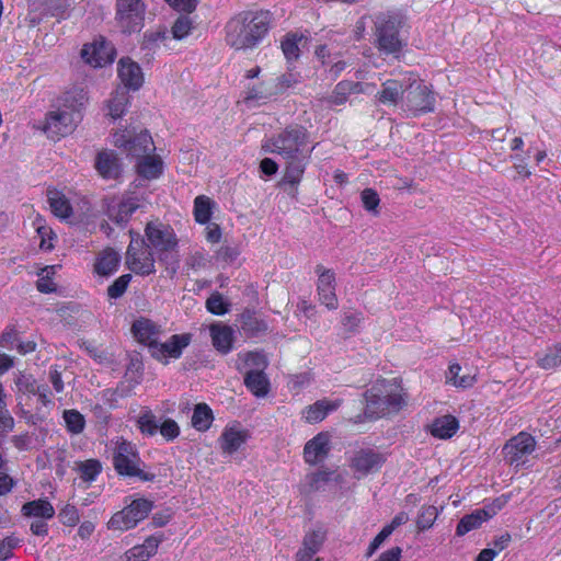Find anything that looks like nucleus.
Returning a JSON list of instances; mask_svg holds the SVG:
<instances>
[{
    "mask_svg": "<svg viewBox=\"0 0 561 561\" xmlns=\"http://www.w3.org/2000/svg\"><path fill=\"white\" fill-rule=\"evenodd\" d=\"M131 332L138 342L150 348L159 340L161 329L153 321L140 318L133 323Z\"/></svg>",
    "mask_w": 561,
    "mask_h": 561,
    "instance_id": "b1692460",
    "label": "nucleus"
},
{
    "mask_svg": "<svg viewBox=\"0 0 561 561\" xmlns=\"http://www.w3.org/2000/svg\"><path fill=\"white\" fill-rule=\"evenodd\" d=\"M160 536H150L144 543L130 548L122 557V561H147L157 553L161 542Z\"/></svg>",
    "mask_w": 561,
    "mask_h": 561,
    "instance_id": "a878e982",
    "label": "nucleus"
},
{
    "mask_svg": "<svg viewBox=\"0 0 561 561\" xmlns=\"http://www.w3.org/2000/svg\"><path fill=\"white\" fill-rule=\"evenodd\" d=\"M178 11L192 12L196 8V0H167Z\"/></svg>",
    "mask_w": 561,
    "mask_h": 561,
    "instance_id": "774afa93",
    "label": "nucleus"
},
{
    "mask_svg": "<svg viewBox=\"0 0 561 561\" xmlns=\"http://www.w3.org/2000/svg\"><path fill=\"white\" fill-rule=\"evenodd\" d=\"M158 432H160L167 440H173L180 435V427L174 420L167 419L159 424Z\"/></svg>",
    "mask_w": 561,
    "mask_h": 561,
    "instance_id": "4d7b16f0",
    "label": "nucleus"
},
{
    "mask_svg": "<svg viewBox=\"0 0 561 561\" xmlns=\"http://www.w3.org/2000/svg\"><path fill=\"white\" fill-rule=\"evenodd\" d=\"M213 201L205 196L199 195L194 201V216L195 220L199 224H207L211 217Z\"/></svg>",
    "mask_w": 561,
    "mask_h": 561,
    "instance_id": "79ce46f5",
    "label": "nucleus"
},
{
    "mask_svg": "<svg viewBox=\"0 0 561 561\" xmlns=\"http://www.w3.org/2000/svg\"><path fill=\"white\" fill-rule=\"evenodd\" d=\"M413 80V73H405L400 80H387L382 84V90L378 94L379 101L383 104L394 105H397L399 101L403 102L407 87H411Z\"/></svg>",
    "mask_w": 561,
    "mask_h": 561,
    "instance_id": "dca6fc26",
    "label": "nucleus"
},
{
    "mask_svg": "<svg viewBox=\"0 0 561 561\" xmlns=\"http://www.w3.org/2000/svg\"><path fill=\"white\" fill-rule=\"evenodd\" d=\"M537 364L542 369H554L561 365V343L556 344L547 350V352L539 356Z\"/></svg>",
    "mask_w": 561,
    "mask_h": 561,
    "instance_id": "a18cd8bd",
    "label": "nucleus"
},
{
    "mask_svg": "<svg viewBox=\"0 0 561 561\" xmlns=\"http://www.w3.org/2000/svg\"><path fill=\"white\" fill-rule=\"evenodd\" d=\"M249 438L247 430L242 428L239 424H232L225 427L220 437V448L225 454L236 453Z\"/></svg>",
    "mask_w": 561,
    "mask_h": 561,
    "instance_id": "aec40b11",
    "label": "nucleus"
},
{
    "mask_svg": "<svg viewBox=\"0 0 561 561\" xmlns=\"http://www.w3.org/2000/svg\"><path fill=\"white\" fill-rule=\"evenodd\" d=\"M145 12L142 0L116 1V20L124 33L139 32L144 26Z\"/></svg>",
    "mask_w": 561,
    "mask_h": 561,
    "instance_id": "6e6552de",
    "label": "nucleus"
},
{
    "mask_svg": "<svg viewBox=\"0 0 561 561\" xmlns=\"http://www.w3.org/2000/svg\"><path fill=\"white\" fill-rule=\"evenodd\" d=\"M461 370L462 368L459 364H451L446 375L447 382L462 389L472 387L477 381L476 375L471 373L461 375Z\"/></svg>",
    "mask_w": 561,
    "mask_h": 561,
    "instance_id": "f704fd0d",
    "label": "nucleus"
},
{
    "mask_svg": "<svg viewBox=\"0 0 561 561\" xmlns=\"http://www.w3.org/2000/svg\"><path fill=\"white\" fill-rule=\"evenodd\" d=\"M95 168L104 179H117L122 172L119 159L114 151H102L98 154Z\"/></svg>",
    "mask_w": 561,
    "mask_h": 561,
    "instance_id": "bb28decb",
    "label": "nucleus"
},
{
    "mask_svg": "<svg viewBox=\"0 0 561 561\" xmlns=\"http://www.w3.org/2000/svg\"><path fill=\"white\" fill-rule=\"evenodd\" d=\"M15 385L19 391L35 393L37 388L35 379L32 376L21 375L16 378Z\"/></svg>",
    "mask_w": 561,
    "mask_h": 561,
    "instance_id": "e2e57ef3",
    "label": "nucleus"
},
{
    "mask_svg": "<svg viewBox=\"0 0 561 561\" xmlns=\"http://www.w3.org/2000/svg\"><path fill=\"white\" fill-rule=\"evenodd\" d=\"M403 103L408 111L416 115L434 111L435 98L430 88L414 75L411 87H407Z\"/></svg>",
    "mask_w": 561,
    "mask_h": 561,
    "instance_id": "1a4fd4ad",
    "label": "nucleus"
},
{
    "mask_svg": "<svg viewBox=\"0 0 561 561\" xmlns=\"http://www.w3.org/2000/svg\"><path fill=\"white\" fill-rule=\"evenodd\" d=\"M363 321L362 312H344L342 324L348 332H355Z\"/></svg>",
    "mask_w": 561,
    "mask_h": 561,
    "instance_id": "052dcab7",
    "label": "nucleus"
},
{
    "mask_svg": "<svg viewBox=\"0 0 561 561\" xmlns=\"http://www.w3.org/2000/svg\"><path fill=\"white\" fill-rule=\"evenodd\" d=\"M248 389L256 397H264L268 392V380L263 370H249L244 377Z\"/></svg>",
    "mask_w": 561,
    "mask_h": 561,
    "instance_id": "72a5a7b5",
    "label": "nucleus"
},
{
    "mask_svg": "<svg viewBox=\"0 0 561 561\" xmlns=\"http://www.w3.org/2000/svg\"><path fill=\"white\" fill-rule=\"evenodd\" d=\"M113 465L115 470L122 476L137 477L142 481H152L154 479V474L147 473L141 469L142 461L135 445L123 438L114 442Z\"/></svg>",
    "mask_w": 561,
    "mask_h": 561,
    "instance_id": "20e7f679",
    "label": "nucleus"
},
{
    "mask_svg": "<svg viewBox=\"0 0 561 561\" xmlns=\"http://www.w3.org/2000/svg\"><path fill=\"white\" fill-rule=\"evenodd\" d=\"M64 420L68 430L73 434H79L84 428L83 415L76 410H66L64 412Z\"/></svg>",
    "mask_w": 561,
    "mask_h": 561,
    "instance_id": "864d4df0",
    "label": "nucleus"
},
{
    "mask_svg": "<svg viewBox=\"0 0 561 561\" xmlns=\"http://www.w3.org/2000/svg\"><path fill=\"white\" fill-rule=\"evenodd\" d=\"M126 264L129 270L139 275H150L156 272L152 250L142 240L133 239L126 253Z\"/></svg>",
    "mask_w": 561,
    "mask_h": 561,
    "instance_id": "9b49d317",
    "label": "nucleus"
},
{
    "mask_svg": "<svg viewBox=\"0 0 561 561\" xmlns=\"http://www.w3.org/2000/svg\"><path fill=\"white\" fill-rule=\"evenodd\" d=\"M458 420L453 415H444L436 419L432 424L431 433L438 438H450L458 430Z\"/></svg>",
    "mask_w": 561,
    "mask_h": 561,
    "instance_id": "473e14b6",
    "label": "nucleus"
},
{
    "mask_svg": "<svg viewBox=\"0 0 561 561\" xmlns=\"http://www.w3.org/2000/svg\"><path fill=\"white\" fill-rule=\"evenodd\" d=\"M213 412L205 403H198L193 412L192 425L198 431H206L213 422Z\"/></svg>",
    "mask_w": 561,
    "mask_h": 561,
    "instance_id": "ea45409f",
    "label": "nucleus"
},
{
    "mask_svg": "<svg viewBox=\"0 0 561 561\" xmlns=\"http://www.w3.org/2000/svg\"><path fill=\"white\" fill-rule=\"evenodd\" d=\"M58 267V265H50L42 268L41 273L38 274V280L36 283V288L38 291L49 294L56 290V284L54 283L53 277L56 274Z\"/></svg>",
    "mask_w": 561,
    "mask_h": 561,
    "instance_id": "c03bdc74",
    "label": "nucleus"
},
{
    "mask_svg": "<svg viewBox=\"0 0 561 561\" xmlns=\"http://www.w3.org/2000/svg\"><path fill=\"white\" fill-rule=\"evenodd\" d=\"M350 87V81L339 82L330 96V102L335 105H341L345 103L347 96L351 94Z\"/></svg>",
    "mask_w": 561,
    "mask_h": 561,
    "instance_id": "6e6d98bb",
    "label": "nucleus"
},
{
    "mask_svg": "<svg viewBox=\"0 0 561 561\" xmlns=\"http://www.w3.org/2000/svg\"><path fill=\"white\" fill-rule=\"evenodd\" d=\"M192 30V22L187 16L179 18L172 26L173 37L182 39L190 34Z\"/></svg>",
    "mask_w": 561,
    "mask_h": 561,
    "instance_id": "13d9d810",
    "label": "nucleus"
},
{
    "mask_svg": "<svg viewBox=\"0 0 561 561\" xmlns=\"http://www.w3.org/2000/svg\"><path fill=\"white\" fill-rule=\"evenodd\" d=\"M115 56L113 45L104 38L95 39L90 44H85L81 50L83 60L92 67H104L112 64Z\"/></svg>",
    "mask_w": 561,
    "mask_h": 561,
    "instance_id": "2eb2a0df",
    "label": "nucleus"
},
{
    "mask_svg": "<svg viewBox=\"0 0 561 561\" xmlns=\"http://www.w3.org/2000/svg\"><path fill=\"white\" fill-rule=\"evenodd\" d=\"M316 273L318 275L317 293L319 301L328 309L335 310L339 307L335 294V273L323 265H317Z\"/></svg>",
    "mask_w": 561,
    "mask_h": 561,
    "instance_id": "4468645a",
    "label": "nucleus"
},
{
    "mask_svg": "<svg viewBox=\"0 0 561 561\" xmlns=\"http://www.w3.org/2000/svg\"><path fill=\"white\" fill-rule=\"evenodd\" d=\"M275 93H276V91H274L272 89V87H270V84H267L265 82H261L251 88H248V90L245 91L244 101L245 102H254V101L255 102H265L271 96H273Z\"/></svg>",
    "mask_w": 561,
    "mask_h": 561,
    "instance_id": "37998d69",
    "label": "nucleus"
},
{
    "mask_svg": "<svg viewBox=\"0 0 561 561\" xmlns=\"http://www.w3.org/2000/svg\"><path fill=\"white\" fill-rule=\"evenodd\" d=\"M131 279L129 274L119 276L115 282L107 288V295L113 298H119L127 289V286Z\"/></svg>",
    "mask_w": 561,
    "mask_h": 561,
    "instance_id": "5fc2aeb1",
    "label": "nucleus"
},
{
    "mask_svg": "<svg viewBox=\"0 0 561 561\" xmlns=\"http://www.w3.org/2000/svg\"><path fill=\"white\" fill-rule=\"evenodd\" d=\"M535 438L527 433H519L511 438L503 448V454L511 465L524 463L526 458L535 450Z\"/></svg>",
    "mask_w": 561,
    "mask_h": 561,
    "instance_id": "ddd939ff",
    "label": "nucleus"
},
{
    "mask_svg": "<svg viewBox=\"0 0 561 561\" xmlns=\"http://www.w3.org/2000/svg\"><path fill=\"white\" fill-rule=\"evenodd\" d=\"M302 36L297 34H288L282 42V50L288 60H295L299 56V42L302 41Z\"/></svg>",
    "mask_w": 561,
    "mask_h": 561,
    "instance_id": "603ef678",
    "label": "nucleus"
},
{
    "mask_svg": "<svg viewBox=\"0 0 561 561\" xmlns=\"http://www.w3.org/2000/svg\"><path fill=\"white\" fill-rule=\"evenodd\" d=\"M127 104V92L117 90L108 101V115H111L113 118H119L124 114Z\"/></svg>",
    "mask_w": 561,
    "mask_h": 561,
    "instance_id": "de8ad7c7",
    "label": "nucleus"
},
{
    "mask_svg": "<svg viewBox=\"0 0 561 561\" xmlns=\"http://www.w3.org/2000/svg\"><path fill=\"white\" fill-rule=\"evenodd\" d=\"M362 201L364 207L369 211L376 210L377 206L379 205V196L371 188H366L362 192Z\"/></svg>",
    "mask_w": 561,
    "mask_h": 561,
    "instance_id": "680f3d73",
    "label": "nucleus"
},
{
    "mask_svg": "<svg viewBox=\"0 0 561 561\" xmlns=\"http://www.w3.org/2000/svg\"><path fill=\"white\" fill-rule=\"evenodd\" d=\"M48 202L50 209L55 216L62 219L70 217L72 208L70 206L69 201L66 198L64 194H61L58 191H49Z\"/></svg>",
    "mask_w": 561,
    "mask_h": 561,
    "instance_id": "c9c22d12",
    "label": "nucleus"
},
{
    "mask_svg": "<svg viewBox=\"0 0 561 561\" xmlns=\"http://www.w3.org/2000/svg\"><path fill=\"white\" fill-rule=\"evenodd\" d=\"M118 77L124 85L131 90H138L144 83L141 68L130 58H122L118 61Z\"/></svg>",
    "mask_w": 561,
    "mask_h": 561,
    "instance_id": "412c9836",
    "label": "nucleus"
},
{
    "mask_svg": "<svg viewBox=\"0 0 561 561\" xmlns=\"http://www.w3.org/2000/svg\"><path fill=\"white\" fill-rule=\"evenodd\" d=\"M113 145L133 159L144 153L154 152L156 146L147 130H137L135 127L118 129L112 135Z\"/></svg>",
    "mask_w": 561,
    "mask_h": 561,
    "instance_id": "39448f33",
    "label": "nucleus"
},
{
    "mask_svg": "<svg viewBox=\"0 0 561 561\" xmlns=\"http://www.w3.org/2000/svg\"><path fill=\"white\" fill-rule=\"evenodd\" d=\"M87 101V93L82 89H73L65 93L60 108L67 110L70 113L77 112L81 114Z\"/></svg>",
    "mask_w": 561,
    "mask_h": 561,
    "instance_id": "e433bc0d",
    "label": "nucleus"
},
{
    "mask_svg": "<svg viewBox=\"0 0 561 561\" xmlns=\"http://www.w3.org/2000/svg\"><path fill=\"white\" fill-rule=\"evenodd\" d=\"M76 470L83 481L91 482L101 472V463L95 459L79 461L76 463Z\"/></svg>",
    "mask_w": 561,
    "mask_h": 561,
    "instance_id": "09e8293b",
    "label": "nucleus"
},
{
    "mask_svg": "<svg viewBox=\"0 0 561 561\" xmlns=\"http://www.w3.org/2000/svg\"><path fill=\"white\" fill-rule=\"evenodd\" d=\"M308 135L301 126H289L276 136L267 139L263 149L276 153L286 160L284 181L297 185L304 175L311 149H307Z\"/></svg>",
    "mask_w": 561,
    "mask_h": 561,
    "instance_id": "f257e3e1",
    "label": "nucleus"
},
{
    "mask_svg": "<svg viewBox=\"0 0 561 561\" xmlns=\"http://www.w3.org/2000/svg\"><path fill=\"white\" fill-rule=\"evenodd\" d=\"M324 540L325 531L321 527L309 530L304 537L302 547L300 550H307L309 553L317 554L320 551Z\"/></svg>",
    "mask_w": 561,
    "mask_h": 561,
    "instance_id": "58836bf2",
    "label": "nucleus"
},
{
    "mask_svg": "<svg viewBox=\"0 0 561 561\" xmlns=\"http://www.w3.org/2000/svg\"><path fill=\"white\" fill-rule=\"evenodd\" d=\"M81 118L80 113L58 108L47 115L44 130L49 138L59 139L71 134Z\"/></svg>",
    "mask_w": 561,
    "mask_h": 561,
    "instance_id": "f8f14e48",
    "label": "nucleus"
},
{
    "mask_svg": "<svg viewBox=\"0 0 561 561\" xmlns=\"http://www.w3.org/2000/svg\"><path fill=\"white\" fill-rule=\"evenodd\" d=\"M60 522L66 526H75L80 519L79 511L73 505H66L59 513Z\"/></svg>",
    "mask_w": 561,
    "mask_h": 561,
    "instance_id": "bf43d9fd",
    "label": "nucleus"
},
{
    "mask_svg": "<svg viewBox=\"0 0 561 561\" xmlns=\"http://www.w3.org/2000/svg\"><path fill=\"white\" fill-rule=\"evenodd\" d=\"M14 427V420L5 405H0V434L12 431Z\"/></svg>",
    "mask_w": 561,
    "mask_h": 561,
    "instance_id": "69168bd1",
    "label": "nucleus"
},
{
    "mask_svg": "<svg viewBox=\"0 0 561 561\" xmlns=\"http://www.w3.org/2000/svg\"><path fill=\"white\" fill-rule=\"evenodd\" d=\"M332 472L329 470H318L308 473L302 482V489L305 492L319 491L329 482Z\"/></svg>",
    "mask_w": 561,
    "mask_h": 561,
    "instance_id": "4c0bfd02",
    "label": "nucleus"
},
{
    "mask_svg": "<svg viewBox=\"0 0 561 561\" xmlns=\"http://www.w3.org/2000/svg\"><path fill=\"white\" fill-rule=\"evenodd\" d=\"M229 302L218 291L213 293L206 300V309L210 313L217 316L227 313L229 311Z\"/></svg>",
    "mask_w": 561,
    "mask_h": 561,
    "instance_id": "3c124183",
    "label": "nucleus"
},
{
    "mask_svg": "<svg viewBox=\"0 0 561 561\" xmlns=\"http://www.w3.org/2000/svg\"><path fill=\"white\" fill-rule=\"evenodd\" d=\"M266 366V358L260 352L239 353L234 362V367L245 374L249 370H264Z\"/></svg>",
    "mask_w": 561,
    "mask_h": 561,
    "instance_id": "c756f323",
    "label": "nucleus"
},
{
    "mask_svg": "<svg viewBox=\"0 0 561 561\" xmlns=\"http://www.w3.org/2000/svg\"><path fill=\"white\" fill-rule=\"evenodd\" d=\"M385 459L381 454L374 450L362 449L357 451L351 461V468L359 479L379 470Z\"/></svg>",
    "mask_w": 561,
    "mask_h": 561,
    "instance_id": "a211bd4d",
    "label": "nucleus"
},
{
    "mask_svg": "<svg viewBox=\"0 0 561 561\" xmlns=\"http://www.w3.org/2000/svg\"><path fill=\"white\" fill-rule=\"evenodd\" d=\"M148 247L156 252L159 261L164 262L178 248V238L173 228L161 221H150L145 229Z\"/></svg>",
    "mask_w": 561,
    "mask_h": 561,
    "instance_id": "423d86ee",
    "label": "nucleus"
},
{
    "mask_svg": "<svg viewBox=\"0 0 561 561\" xmlns=\"http://www.w3.org/2000/svg\"><path fill=\"white\" fill-rule=\"evenodd\" d=\"M137 173L147 180L158 179L163 171V161L154 152L144 153L136 159Z\"/></svg>",
    "mask_w": 561,
    "mask_h": 561,
    "instance_id": "5701e85b",
    "label": "nucleus"
},
{
    "mask_svg": "<svg viewBox=\"0 0 561 561\" xmlns=\"http://www.w3.org/2000/svg\"><path fill=\"white\" fill-rule=\"evenodd\" d=\"M267 323L254 316L250 312H244L241 316V329L248 334V335H259L260 333H263L267 330Z\"/></svg>",
    "mask_w": 561,
    "mask_h": 561,
    "instance_id": "a19ab883",
    "label": "nucleus"
},
{
    "mask_svg": "<svg viewBox=\"0 0 561 561\" xmlns=\"http://www.w3.org/2000/svg\"><path fill=\"white\" fill-rule=\"evenodd\" d=\"M139 207L138 201L134 197L124 198L108 206L107 214L111 220L116 224L126 222L133 213Z\"/></svg>",
    "mask_w": 561,
    "mask_h": 561,
    "instance_id": "c85d7f7f",
    "label": "nucleus"
},
{
    "mask_svg": "<svg viewBox=\"0 0 561 561\" xmlns=\"http://www.w3.org/2000/svg\"><path fill=\"white\" fill-rule=\"evenodd\" d=\"M152 510V502L146 499L134 500L128 506L115 513L107 523L108 529L125 531L137 526Z\"/></svg>",
    "mask_w": 561,
    "mask_h": 561,
    "instance_id": "0eeeda50",
    "label": "nucleus"
},
{
    "mask_svg": "<svg viewBox=\"0 0 561 561\" xmlns=\"http://www.w3.org/2000/svg\"><path fill=\"white\" fill-rule=\"evenodd\" d=\"M438 516V511L435 506H422L416 519V527L420 531L430 529Z\"/></svg>",
    "mask_w": 561,
    "mask_h": 561,
    "instance_id": "8fccbe9b",
    "label": "nucleus"
},
{
    "mask_svg": "<svg viewBox=\"0 0 561 561\" xmlns=\"http://www.w3.org/2000/svg\"><path fill=\"white\" fill-rule=\"evenodd\" d=\"M270 26V14L263 11H243L226 25V42L234 49H250L265 36Z\"/></svg>",
    "mask_w": 561,
    "mask_h": 561,
    "instance_id": "f03ea898",
    "label": "nucleus"
},
{
    "mask_svg": "<svg viewBox=\"0 0 561 561\" xmlns=\"http://www.w3.org/2000/svg\"><path fill=\"white\" fill-rule=\"evenodd\" d=\"M365 415L369 419H379L399 412L405 405L402 389L393 382H383L374 386L365 393Z\"/></svg>",
    "mask_w": 561,
    "mask_h": 561,
    "instance_id": "7ed1b4c3",
    "label": "nucleus"
},
{
    "mask_svg": "<svg viewBox=\"0 0 561 561\" xmlns=\"http://www.w3.org/2000/svg\"><path fill=\"white\" fill-rule=\"evenodd\" d=\"M138 428L142 434L153 436L158 433L159 422L151 410L145 409L137 419Z\"/></svg>",
    "mask_w": 561,
    "mask_h": 561,
    "instance_id": "49530a36",
    "label": "nucleus"
},
{
    "mask_svg": "<svg viewBox=\"0 0 561 561\" xmlns=\"http://www.w3.org/2000/svg\"><path fill=\"white\" fill-rule=\"evenodd\" d=\"M495 514L496 508H480L471 514L465 515L457 525L456 535L459 537L465 536L469 531L479 528L482 523L486 522Z\"/></svg>",
    "mask_w": 561,
    "mask_h": 561,
    "instance_id": "393cba45",
    "label": "nucleus"
},
{
    "mask_svg": "<svg viewBox=\"0 0 561 561\" xmlns=\"http://www.w3.org/2000/svg\"><path fill=\"white\" fill-rule=\"evenodd\" d=\"M16 542L12 538H4L0 540V561H7L12 557V551Z\"/></svg>",
    "mask_w": 561,
    "mask_h": 561,
    "instance_id": "338daca9",
    "label": "nucleus"
},
{
    "mask_svg": "<svg viewBox=\"0 0 561 561\" xmlns=\"http://www.w3.org/2000/svg\"><path fill=\"white\" fill-rule=\"evenodd\" d=\"M390 529H388L386 526L380 530V533L373 539L370 542L368 550H367V557H371L377 549L383 543V541L391 535Z\"/></svg>",
    "mask_w": 561,
    "mask_h": 561,
    "instance_id": "0e129e2a",
    "label": "nucleus"
},
{
    "mask_svg": "<svg viewBox=\"0 0 561 561\" xmlns=\"http://www.w3.org/2000/svg\"><path fill=\"white\" fill-rule=\"evenodd\" d=\"M330 449V435L321 432L306 443L304 448L305 461L309 465L322 462L328 457Z\"/></svg>",
    "mask_w": 561,
    "mask_h": 561,
    "instance_id": "6ab92c4d",
    "label": "nucleus"
},
{
    "mask_svg": "<svg viewBox=\"0 0 561 561\" xmlns=\"http://www.w3.org/2000/svg\"><path fill=\"white\" fill-rule=\"evenodd\" d=\"M375 24L379 49L386 54H397L402 46L398 36V21L391 15L380 14Z\"/></svg>",
    "mask_w": 561,
    "mask_h": 561,
    "instance_id": "9d476101",
    "label": "nucleus"
},
{
    "mask_svg": "<svg viewBox=\"0 0 561 561\" xmlns=\"http://www.w3.org/2000/svg\"><path fill=\"white\" fill-rule=\"evenodd\" d=\"M22 514L34 519H50L55 515V508L47 500L39 499L25 503Z\"/></svg>",
    "mask_w": 561,
    "mask_h": 561,
    "instance_id": "7c9ffc66",
    "label": "nucleus"
},
{
    "mask_svg": "<svg viewBox=\"0 0 561 561\" xmlns=\"http://www.w3.org/2000/svg\"><path fill=\"white\" fill-rule=\"evenodd\" d=\"M211 344L220 354H228L232 350L234 330L224 323H214L209 327Z\"/></svg>",
    "mask_w": 561,
    "mask_h": 561,
    "instance_id": "4be33fe9",
    "label": "nucleus"
},
{
    "mask_svg": "<svg viewBox=\"0 0 561 561\" xmlns=\"http://www.w3.org/2000/svg\"><path fill=\"white\" fill-rule=\"evenodd\" d=\"M190 344V336L186 334H175L169 341L160 343L159 340L150 347L151 355L159 360L169 357L179 358L183 350Z\"/></svg>",
    "mask_w": 561,
    "mask_h": 561,
    "instance_id": "f3484780",
    "label": "nucleus"
},
{
    "mask_svg": "<svg viewBox=\"0 0 561 561\" xmlns=\"http://www.w3.org/2000/svg\"><path fill=\"white\" fill-rule=\"evenodd\" d=\"M119 254L112 250H104L96 259L94 270L99 275L107 276L117 270L119 263Z\"/></svg>",
    "mask_w": 561,
    "mask_h": 561,
    "instance_id": "2f4dec72",
    "label": "nucleus"
},
{
    "mask_svg": "<svg viewBox=\"0 0 561 561\" xmlns=\"http://www.w3.org/2000/svg\"><path fill=\"white\" fill-rule=\"evenodd\" d=\"M340 405L341 400H319L305 409L304 419L307 423L310 424L321 422L330 412L335 411Z\"/></svg>",
    "mask_w": 561,
    "mask_h": 561,
    "instance_id": "cd10ccee",
    "label": "nucleus"
}]
</instances>
